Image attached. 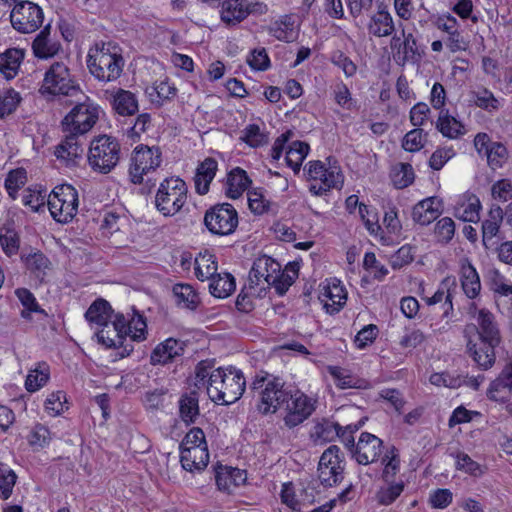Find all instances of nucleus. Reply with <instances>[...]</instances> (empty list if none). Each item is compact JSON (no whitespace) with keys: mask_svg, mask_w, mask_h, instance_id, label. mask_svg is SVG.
<instances>
[{"mask_svg":"<svg viewBox=\"0 0 512 512\" xmlns=\"http://www.w3.org/2000/svg\"><path fill=\"white\" fill-rule=\"evenodd\" d=\"M86 65L96 80L108 83L116 81L121 76L125 60L118 45L100 42L89 49Z\"/></svg>","mask_w":512,"mask_h":512,"instance_id":"nucleus-1","label":"nucleus"},{"mask_svg":"<svg viewBox=\"0 0 512 512\" xmlns=\"http://www.w3.org/2000/svg\"><path fill=\"white\" fill-rule=\"evenodd\" d=\"M245 386L246 381L241 370L234 367H219L214 375H211L207 394L214 403L229 405L240 399Z\"/></svg>","mask_w":512,"mask_h":512,"instance_id":"nucleus-2","label":"nucleus"},{"mask_svg":"<svg viewBox=\"0 0 512 512\" xmlns=\"http://www.w3.org/2000/svg\"><path fill=\"white\" fill-rule=\"evenodd\" d=\"M285 383L277 377L261 372L251 383V390L258 392L260 401L258 411L263 414H273L286 404L291 390L284 387Z\"/></svg>","mask_w":512,"mask_h":512,"instance_id":"nucleus-3","label":"nucleus"},{"mask_svg":"<svg viewBox=\"0 0 512 512\" xmlns=\"http://www.w3.org/2000/svg\"><path fill=\"white\" fill-rule=\"evenodd\" d=\"M80 87L64 62H53L44 73L39 93L46 99L55 96H74Z\"/></svg>","mask_w":512,"mask_h":512,"instance_id":"nucleus-4","label":"nucleus"},{"mask_svg":"<svg viewBox=\"0 0 512 512\" xmlns=\"http://www.w3.org/2000/svg\"><path fill=\"white\" fill-rule=\"evenodd\" d=\"M120 151V144L116 138L100 135L90 143L88 163L94 171L107 174L117 165Z\"/></svg>","mask_w":512,"mask_h":512,"instance_id":"nucleus-5","label":"nucleus"},{"mask_svg":"<svg viewBox=\"0 0 512 512\" xmlns=\"http://www.w3.org/2000/svg\"><path fill=\"white\" fill-rule=\"evenodd\" d=\"M187 185L176 177L166 178L161 183L155 196L157 210L166 217L177 214L187 201Z\"/></svg>","mask_w":512,"mask_h":512,"instance_id":"nucleus-6","label":"nucleus"},{"mask_svg":"<svg viewBox=\"0 0 512 512\" xmlns=\"http://www.w3.org/2000/svg\"><path fill=\"white\" fill-rule=\"evenodd\" d=\"M47 204L54 220L68 223L78 211V192L69 184L56 186L49 195Z\"/></svg>","mask_w":512,"mask_h":512,"instance_id":"nucleus-7","label":"nucleus"},{"mask_svg":"<svg viewBox=\"0 0 512 512\" xmlns=\"http://www.w3.org/2000/svg\"><path fill=\"white\" fill-rule=\"evenodd\" d=\"M281 265L273 258L263 255L257 258L249 272L247 290L262 298L275 283Z\"/></svg>","mask_w":512,"mask_h":512,"instance_id":"nucleus-8","label":"nucleus"},{"mask_svg":"<svg viewBox=\"0 0 512 512\" xmlns=\"http://www.w3.org/2000/svg\"><path fill=\"white\" fill-rule=\"evenodd\" d=\"M304 170L308 179L315 181L310 185L309 191L317 196L330 189L341 187L344 182V176L337 165H330L326 168L321 161L316 160L308 162Z\"/></svg>","mask_w":512,"mask_h":512,"instance_id":"nucleus-9","label":"nucleus"},{"mask_svg":"<svg viewBox=\"0 0 512 512\" xmlns=\"http://www.w3.org/2000/svg\"><path fill=\"white\" fill-rule=\"evenodd\" d=\"M99 113L98 105L89 101L79 103L62 120V130L83 137L94 127L99 119Z\"/></svg>","mask_w":512,"mask_h":512,"instance_id":"nucleus-10","label":"nucleus"},{"mask_svg":"<svg viewBox=\"0 0 512 512\" xmlns=\"http://www.w3.org/2000/svg\"><path fill=\"white\" fill-rule=\"evenodd\" d=\"M162 162L159 147L137 146L132 152L129 177L133 184H141L144 176L155 171Z\"/></svg>","mask_w":512,"mask_h":512,"instance_id":"nucleus-11","label":"nucleus"},{"mask_svg":"<svg viewBox=\"0 0 512 512\" xmlns=\"http://www.w3.org/2000/svg\"><path fill=\"white\" fill-rule=\"evenodd\" d=\"M204 225L212 234L230 235L238 226L237 211L229 203L216 204L205 212Z\"/></svg>","mask_w":512,"mask_h":512,"instance_id":"nucleus-12","label":"nucleus"},{"mask_svg":"<svg viewBox=\"0 0 512 512\" xmlns=\"http://www.w3.org/2000/svg\"><path fill=\"white\" fill-rule=\"evenodd\" d=\"M317 400L300 390L290 392L285 404L283 421L286 427L294 428L307 420L316 410Z\"/></svg>","mask_w":512,"mask_h":512,"instance_id":"nucleus-13","label":"nucleus"},{"mask_svg":"<svg viewBox=\"0 0 512 512\" xmlns=\"http://www.w3.org/2000/svg\"><path fill=\"white\" fill-rule=\"evenodd\" d=\"M44 20L42 8L31 1H20L10 13V21L15 30L28 34L38 30Z\"/></svg>","mask_w":512,"mask_h":512,"instance_id":"nucleus-14","label":"nucleus"},{"mask_svg":"<svg viewBox=\"0 0 512 512\" xmlns=\"http://www.w3.org/2000/svg\"><path fill=\"white\" fill-rule=\"evenodd\" d=\"M345 463L338 446L327 448L320 457L318 478L325 487L337 485L343 479Z\"/></svg>","mask_w":512,"mask_h":512,"instance_id":"nucleus-15","label":"nucleus"},{"mask_svg":"<svg viewBox=\"0 0 512 512\" xmlns=\"http://www.w3.org/2000/svg\"><path fill=\"white\" fill-rule=\"evenodd\" d=\"M125 323L126 318L124 315L118 314L112 323L101 327V329L96 332L97 341L101 345L105 346L106 348H122L123 351L120 353V357L122 358L130 355V353L133 351V346L131 344H124L126 340L124 333Z\"/></svg>","mask_w":512,"mask_h":512,"instance_id":"nucleus-16","label":"nucleus"},{"mask_svg":"<svg viewBox=\"0 0 512 512\" xmlns=\"http://www.w3.org/2000/svg\"><path fill=\"white\" fill-rule=\"evenodd\" d=\"M474 147L480 156L487 158L488 166L493 170L502 168L508 160L506 146L500 142H493L487 133L476 134Z\"/></svg>","mask_w":512,"mask_h":512,"instance_id":"nucleus-17","label":"nucleus"},{"mask_svg":"<svg viewBox=\"0 0 512 512\" xmlns=\"http://www.w3.org/2000/svg\"><path fill=\"white\" fill-rule=\"evenodd\" d=\"M383 449V441L380 438L371 433L363 432L351 454L359 464L368 465L380 458Z\"/></svg>","mask_w":512,"mask_h":512,"instance_id":"nucleus-18","label":"nucleus"},{"mask_svg":"<svg viewBox=\"0 0 512 512\" xmlns=\"http://www.w3.org/2000/svg\"><path fill=\"white\" fill-rule=\"evenodd\" d=\"M478 327L475 325H468L465 329V334L476 332L478 341L499 345L501 342L500 331L495 321L494 315L486 310L480 309L477 316Z\"/></svg>","mask_w":512,"mask_h":512,"instance_id":"nucleus-19","label":"nucleus"},{"mask_svg":"<svg viewBox=\"0 0 512 512\" xmlns=\"http://www.w3.org/2000/svg\"><path fill=\"white\" fill-rule=\"evenodd\" d=\"M64 139L55 147V156L66 166H75L84 154L82 136L64 132Z\"/></svg>","mask_w":512,"mask_h":512,"instance_id":"nucleus-20","label":"nucleus"},{"mask_svg":"<svg viewBox=\"0 0 512 512\" xmlns=\"http://www.w3.org/2000/svg\"><path fill=\"white\" fill-rule=\"evenodd\" d=\"M185 342L168 338L156 345L150 354V364L166 365L173 362L176 358L182 356L185 352Z\"/></svg>","mask_w":512,"mask_h":512,"instance_id":"nucleus-21","label":"nucleus"},{"mask_svg":"<svg viewBox=\"0 0 512 512\" xmlns=\"http://www.w3.org/2000/svg\"><path fill=\"white\" fill-rule=\"evenodd\" d=\"M497 346L482 341L474 342L471 337H468L466 344L468 355L481 370H488L495 364Z\"/></svg>","mask_w":512,"mask_h":512,"instance_id":"nucleus-22","label":"nucleus"},{"mask_svg":"<svg viewBox=\"0 0 512 512\" xmlns=\"http://www.w3.org/2000/svg\"><path fill=\"white\" fill-rule=\"evenodd\" d=\"M367 29L375 37H387L395 31L393 18L383 2L377 3V11L370 16Z\"/></svg>","mask_w":512,"mask_h":512,"instance_id":"nucleus-23","label":"nucleus"},{"mask_svg":"<svg viewBox=\"0 0 512 512\" xmlns=\"http://www.w3.org/2000/svg\"><path fill=\"white\" fill-rule=\"evenodd\" d=\"M442 214V201L437 197H428L419 201L412 209L414 222L425 226Z\"/></svg>","mask_w":512,"mask_h":512,"instance_id":"nucleus-24","label":"nucleus"},{"mask_svg":"<svg viewBox=\"0 0 512 512\" xmlns=\"http://www.w3.org/2000/svg\"><path fill=\"white\" fill-rule=\"evenodd\" d=\"M319 299L324 303V308L328 313L335 314L345 305L347 293L340 283H332L323 286Z\"/></svg>","mask_w":512,"mask_h":512,"instance_id":"nucleus-25","label":"nucleus"},{"mask_svg":"<svg viewBox=\"0 0 512 512\" xmlns=\"http://www.w3.org/2000/svg\"><path fill=\"white\" fill-rule=\"evenodd\" d=\"M180 462L182 468L189 472L204 470L209 462V452L207 446L192 447L180 450Z\"/></svg>","mask_w":512,"mask_h":512,"instance_id":"nucleus-26","label":"nucleus"},{"mask_svg":"<svg viewBox=\"0 0 512 512\" xmlns=\"http://www.w3.org/2000/svg\"><path fill=\"white\" fill-rule=\"evenodd\" d=\"M220 18L227 26H236L248 17L246 0H223Z\"/></svg>","mask_w":512,"mask_h":512,"instance_id":"nucleus-27","label":"nucleus"},{"mask_svg":"<svg viewBox=\"0 0 512 512\" xmlns=\"http://www.w3.org/2000/svg\"><path fill=\"white\" fill-rule=\"evenodd\" d=\"M111 105L120 116H132L138 112V100L131 91L117 89L112 94Z\"/></svg>","mask_w":512,"mask_h":512,"instance_id":"nucleus-28","label":"nucleus"},{"mask_svg":"<svg viewBox=\"0 0 512 512\" xmlns=\"http://www.w3.org/2000/svg\"><path fill=\"white\" fill-rule=\"evenodd\" d=\"M218 168L217 161L213 158H206L197 169L194 178L195 188L198 194L205 195L209 191V185L214 179Z\"/></svg>","mask_w":512,"mask_h":512,"instance_id":"nucleus-29","label":"nucleus"},{"mask_svg":"<svg viewBox=\"0 0 512 512\" xmlns=\"http://www.w3.org/2000/svg\"><path fill=\"white\" fill-rule=\"evenodd\" d=\"M250 183L251 180L246 171L236 167L227 175L225 194L228 198L237 199L248 188Z\"/></svg>","mask_w":512,"mask_h":512,"instance_id":"nucleus-30","label":"nucleus"},{"mask_svg":"<svg viewBox=\"0 0 512 512\" xmlns=\"http://www.w3.org/2000/svg\"><path fill=\"white\" fill-rule=\"evenodd\" d=\"M50 29V24L46 25L33 41V52L38 58L53 57L60 49V44L50 39Z\"/></svg>","mask_w":512,"mask_h":512,"instance_id":"nucleus-31","label":"nucleus"},{"mask_svg":"<svg viewBox=\"0 0 512 512\" xmlns=\"http://www.w3.org/2000/svg\"><path fill=\"white\" fill-rule=\"evenodd\" d=\"M451 285L455 286L454 280L450 281L448 278L444 279L434 295L427 298L428 305H435L443 302L441 306L443 318H449L453 313V294L450 290Z\"/></svg>","mask_w":512,"mask_h":512,"instance_id":"nucleus-32","label":"nucleus"},{"mask_svg":"<svg viewBox=\"0 0 512 512\" xmlns=\"http://www.w3.org/2000/svg\"><path fill=\"white\" fill-rule=\"evenodd\" d=\"M436 129L449 139H456L465 133L464 125L449 114L447 109H442L436 121Z\"/></svg>","mask_w":512,"mask_h":512,"instance_id":"nucleus-33","label":"nucleus"},{"mask_svg":"<svg viewBox=\"0 0 512 512\" xmlns=\"http://www.w3.org/2000/svg\"><path fill=\"white\" fill-rule=\"evenodd\" d=\"M85 318L90 324L103 327L110 323L111 307L104 299L94 301L85 313Z\"/></svg>","mask_w":512,"mask_h":512,"instance_id":"nucleus-34","label":"nucleus"},{"mask_svg":"<svg viewBox=\"0 0 512 512\" xmlns=\"http://www.w3.org/2000/svg\"><path fill=\"white\" fill-rule=\"evenodd\" d=\"M461 285L464 293L470 299L475 298L481 290L479 275L470 263L463 264L461 267Z\"/></svg>","mask_w":512,"mask_h":512,"instance_id":"nucleus-35","label":"nucleus"},{"mask_svg":"<svg viewBox=\"0 0 512 512\" xmlns=\"http://www.w3.org/2000/svg\"><path fill=\"white\" fill-rule=\"evenodd\" d=\"M24 57L20 49H8L0 54V72L4 74L7 79L16 76L20 63Z\"/></svg>","mask_w":512,"mask_h":512,"instance_id":"nucleus-36","label":"nucleus"},{"mask_svg":"<svg viewBox=\"0 0 512 512\" xmlns=\"http://www.w3.org/2000/svg\"><path fill=\"white\" fill-rule=\"evenodd\" d=\"M402 51H396L394 53L395 61L404 65L406 62H414L420 56V53L417 48V41L413 34H406L404 30H402Z\"/></svg>","mask_w":512,"mask_h":512,"instance_id":"nucleus-37","label":"nucleus"},{"mask_svg":"<svg viewBox=\"0 0 512 512\" xmlns=\"http://www.w3.org/2000/svg\"><path fill=\"white\" fill-rule=\"evenodd\" d=\"M173 295L178 306L194 310L199 302V296L189 284H176L173 287Z\"/></svg>","mask_w":512,"mask_h":512,"instance_id":"nucleus-38","label":"nucleus"},{"mask_svg":"<svg viewBox=\"0 0 512 512\" xmlns=\"http://www.w3.org/2000/svg\"><path fill=\"white\" fill-rule=\"evenodd\" d=\"M235 287V279L229 273L218 274L209 283L210 293L217 298L228 297L235 290Z\"/></svg>","mask_w":512,"mask_h":512,"instance_id":"nucleus-39","label":"nucleus"},{"mask_svg":"<svg viewBox=\"0 0 512 512\" xmlns=\"http://www.w3.org/2000/svg\"><path fill=\"white\" fill-rule=\"evenodd\" d=\"M198 396L196 392L183 395L179 400V412L181 419L186 424L194 423L199 416Z\"/></svg>","mask_w":512,"mask_h":512,"instance_id":"nucleus-40","label":"nucleus"},{"mask_svg":"<svg viewBox=\"0 0 512 512\" xmlns=\"http://www.w3.org/2000/svg\"><path fill=\"white\" fill-rule=\"evenodd\" d=\"M382 464L384 465L381 475L383 482L395 481V476L400 471V455L394 446L385 452Z\"/></svg>","mask_w":512,"mask_h":512,"instance_id":"nucleus-41","label":"nucleus"},{"mask_svg":"<svg viewBox=\"0 0 512 512\" xmlns=\"http://www.w3.org/2000/svg\"><path fill=\"white\" fill-rule=\"evenodd\" d=\"M503 218L504 212L500 206H493L490 209L488 218L482 224L483 242L485 245L487 240H491L497 235Z\"/></svg>","mask_w":512,"mask_h":512,"instance_id":"nucleus-42","label":"nucleus"},{"mask_svg":"<svg viewBox=\"0 0 512 512\" xmlns=\"http://www.w3.org/2000/svg\"><path fill=\"white\" fill-rule=\"evenodd\" d=\"M405 483L403 480L384 482L376 493V499L379 504L388 506L392 504L404 491Z\"/></svg>","mask_w":512,"mask_h":512,"instance_id":"nucleus-43","label":"nucleus"},{"mask_svg":"<svg viewBox=\"0 0 512 512\" xmlns=\"http://www.w3.org/2000/svg\"><path fill=\"white\" fill-rule=\"evenodd\" d=\"M309 145L305 142L294 141L286 152V163L295 173L300 171L302 162L309 152Z\"/></svg>","mask_w":512,"mask_h":512,"instance_id":"nucleus-44","label":"nucleus"},{"mask_svg":"<svg viewBox=\"0 0 512 512\" xmlns=\"http://www.w3.org/2000/svg\"><path fill=\"white\" fill-rule=\"evenodd\" d=\"M195 275L200 281L210 280L218 276L217 263L213 255L204 254L195 259Z\"/></svg>","mask_w":512,"mask_h":512,"instance_id":"nucleus-45","label":"nucleus"},{"mask_svg":"<svg viewBox=\"0 0 512 512\" xmlns=\"http://www.w3.org/2000/svg\"><path fill=\"white\" fill-rule=\"evenodd\" d=\"M473 103L488 112L497 111L500 108L499 100L485 87L470 92Z\"/></svg>","mask_w":512,"mask_h":512,"instance_id":"nucleus-46","label":"nucleus"},{"mask_svg":"<svg viewBox=\"0 0 512 512\" xmlns=\"http://www.w3.org/2000/svg\"><path fill=\"white\" fill-rule=\"evenodd\" d=\"M125 336H129L133 341H143L146 339L147 324L145 318L134 310L133 317L125 323Z\"/></svg>","mask_w":512,"mask_h":512,"instance_id":"nucleus-47","label":"nucleus"},{"mask_svg":"<svg viewBox=\"0 0 512 512\" xmlns=\"http://www.w3.org/2000/svg\"><path fill=\"white\" fill-rule=\"evenodd\" d=\"M242 475V471L227 466H218L215 468V481L221 491L230 492L231 487L236 486L235 476Z\"/></svg>","mask_w":512,"mask_h":512,"instance_id":"nucleus-48","label":"nucleus"},{"mask_svg":"<svg viewBox=\"0 0 512 512\" xmlns=\"http://www.w3.org/2000/svg\"><path fill=\"white\" fill-rule=\"evenodd\" d=\"M508 373H500L499 376L491 382L490 387L487 391L489 399L499 402H505L509 395L512 394V390L506 381Z\"/></svg>","mask_w":512,"mask_h":512,"instance_id":"nucleus-49","label":"nucleus"},{"mask_svg":"<svg viewBox=\"0 0 512 512\" xmlns=\"http://www.w3.org/2000/svg\"><path fill=\"white\" fill-rule=\"evenodd\" d=\"M49 380V367L47 364H39L31 370L26 377L25 387L29 392H36Z\"/></svg>","mask_w":512,"mask_h":512,"instance_id":"nucleus-50","label":"nucleus"},{"mask_svg":"<svg viewBox=\"0 0 512 512\" xmlns=\"http://www.w3.org/2000/svg\"><path fill=\"white\" fill-rule=\"evenodd\" d=\"M17 474L7 464L0 462V498L7 500L13 493L17 482Z\"/></svg>","mask_w":512,"mask_h":512,"instance_id":"nucleus-51","label":"nucleus"},{"mask_svg":"<svg viewBox=\"0 0 512 512\" xmlns=\"http://www.w3.org/2000/svg\"><path fill=\"white\" fill-rule=\"evenodd\" d=\"M391 179L394 186L398 189L408 187L414 181V171L408 163H398L391 171Z\"/></svg>","mask_w":512,"mask_h":512,"instance_id":"nucleus-52","label":"nucleus"},{"mask_svg":"<svg viewBox=\"0 0 512 512\" xmlns=\"http://www.w3.org/2000/svg\"><path fill=\"white\" fill-rule=\"evenodd\" d=\"M50 264L49 259L41 252H34L25 257L27 269L41 280L46 275V270L50 268Z\"/></svg>","mask_w":512,"mask_h":512,"instance_id":"nucleus-53","label":"nucleus"},{"mask_svg":"<svg viewBox=\"0 0 512 512\" xmlns=\"http://www.w3.org/2000/svg\"><path fill=\"white\" fill-rule=\"evenodd\" d=\"M216 370L215 360L206 359L200 361L195 367V387L198 389L205 387L207 389L211 375H214Z\"/></svg>","mask_w":512,"mask_h":512,"instance_id":"nucleus-54","label":"nucleus"},{"mask_svg":"<svg viewBox=\"0 0 512 512\" xmlns=\"http://www.w3.org/2000/svg\"><path fill=\"white\" fill-rule=\"evenodd\" d=\"M340 424L327 419H322L314 426L313 436L324 442H331L339 434Z\"/></svg>","mask_w":512,"mask_h":512,"instance_id":"nucleus-55","label":"nucleus"},{"mask_svg":"<svg viewBox=\"0 0 512 512\" xmlns=\"http://www.w3.org/2000/svg\"><path fill=\"white\" fill-rule=\"evenodd\" d=\"M0 245L7 256L16 255L20 246L18 233L9 227L0 230Z\"/></svg>","mask_w":512,"mask_h":512,"instance_id":"nucleus-56","label":"nucleus"},{"mask_svg":"<svg viewBox=\"0 0 512 512\" xmlns=\"http://www.w3.org/2000/svg\"><path fill=\"white\" fill-rule=\"evenodd\" d=\"M21 101L20 94L13 89H8L0 93V118L12 114Z\"/></svg>","mask_w":512,"mask_h":512,"instance_id":"nucleus-57","label":"nucleus"},{"mask_svg":"<svg viewBox=\"0 0 512 512\" xmlns=\"http://www.w3.org/2000/svg\"><path fill=\"white\" fill-rule=\"evenodd\" d=\"M240 139L250 147H260L268 142L267 135L256 124H250L242 131Z\"/></svg>","mask_w":512,"mask_h":512,"instance_id":"nucleus-58","label":"nucleus"},{"mask_svg":"<svg viewBox=\"0 0 512 512\" xmlns=\"http://www.w3.org/2000/svg\"><path fill=\"white\" fill-rule=\"evenodd\" d=\"M437 241L442 244L449 243L455 234V223L450 217H443L437 221L434 229Z\"/></svg>","mask_w":512,"mask_h":512,"instance_id":"nucleus-59","label":"nucleus"},{"mask_svg":"<svg viewBox=\"0 0 512 512\" xmlns=\"http://www.w3.org/2000/svg\"><path fill=\"white\" fill-rule=\"evenodd\" d=\"M27 181V172L24 168H17L9 172L5 180V188L8 194L15 198L18 189L25 185Z\"/></svg>","mask_w":512,"mask_h":512,"instance_id":"nucleus-60","label":"nucleus"},{"mask_svg":"<svg viewBox=\"0 0 512 512\" xmlns=\"http://www.w3.org/2000/svg\"><path fill=\"white\" fill-rule=\"evenodd\" d=\"M427 134L424 133L423 129L415 128L403 138L402 147L409 152L419 151L424 146Z\"/></svg>","mask_w":512,"mask_h":512,"instance_id":"nucleus-61","label":"nucleus"},{"mask_svg":"<svg viewBox=\"0 0 512 512\" xmlns=\"http://www.w3.org/2000/svg\"><path fill=\"white\" fill-rule=\"evenodd\" d=\"M328 372L334 378L337 387L347 389L356 386V379L347 370L337 366H329Z\"/></svg>","mask_w":512,"mask_h":512,"instance_id":"nucleus-62","label":"nucleus"},{"mask_svg":"<svg viewBox=\"0 0 512 512\" xmlns=\"http://www.w3.org/2000/svg\"><path fill=\"white\" fill-rule=\"evenodd\" d=\"M412 247L408 244L400 247L394 254L390 256V264L393 269H400L408 265L414 259Z\"/></svg>","mask_w":512,"mask_h":512,"instance_id":"nucleus-63","label":"nucleus"},{"mask_svg":"<svg viewBox=\"0 0 512 512\" xmlns=\"http://www.w3.org/2000/svg\"><path fill=\"white\" fill-rule=\"evenodd\" d=\"M456 467L458 470L464 471L472 476H480L483 473L481 466L463 452L456 455Z\"/></svg>","mask_w":512,"mask_h":512,"instance_id":"nucleus-64","label":"nucleus"}]
</instances>
